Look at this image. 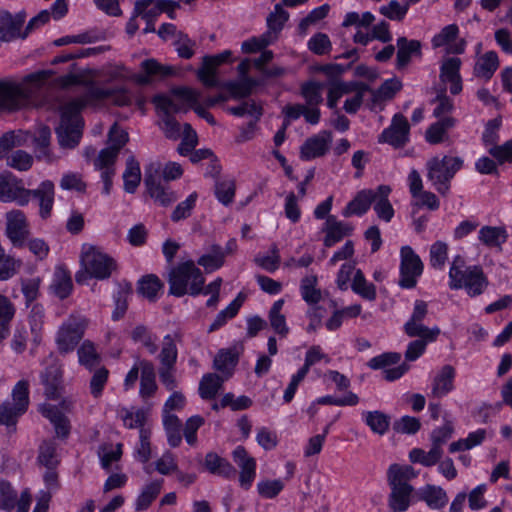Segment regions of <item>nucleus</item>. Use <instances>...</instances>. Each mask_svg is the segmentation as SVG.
Returning a JSON list of instances; mask_svg holds the SVG:
<instances>
[{"instance_id":"1","label":"nucleus","mask_w":512,"mask_h":512,"mask_svg":"<svg viewBox=\"0 0 512 512\" xmlns=\"http://www.w3.org/2000/svg\"><path fill=\"white\" fill-rule=\"evenodd\" d=\"M111 100L117 106L131 103L125 87L103 88L90 85L82 98L74 99L61 107L60 122L55 128L57 141L62 149H74L80 143L83 133L82 108L93 101Z\"/></svg>"},{"instance_id":"2","label":"nucleus","mask_w":512,"mask_h":512,"mask_svg":"<svg viewBox=\"0 0 512 512\" xmlns=\"http://www.w3.org/2000/svg\"><path fill=\"white\" fill-rule=\"evenodd\" d=\"M48 78V72L28 75L23 82L0 81V109L18 110L32 98Z\"/></svg>"},{"instance_id":"3","label":"nucleus","mask_w":512,"mask_h":512,"mask_svg":"<svg viewBox=\"0 0 512 512\" xmlns=\"http://www.w3.org/2000/svg\"><path fill=\"white\" fill-rule=\"evenodd\" d=\"M391 492L388 506L391 512H405L411 505L414 488L408 483L417 475L410 465L392 464L388 470Z\"/></svg>"},{"instance_id":"4","label":"nucleus","mask_w":512,"mask_h":512,"mask_svg":"<svg viewBox=\"0 0 512 512\" xmlns=\"http://www.w3.org/2000/svg\"><path fill=\"white\" fill-rule=\"evenodd\" d=\"M169 293L176 297L196 296L202 292L205 278L192 260L172 268L168 276Z\"/></svg>"},{"instance_id":"5","label":"nucleus","mask_w":512,"mask_h":512,"mask_svg":"<svg viewBox=\"0 0 512 512\" xmlns=\"http://www.w3.org/2000/svg\"><path fill=\"white\" fill-rule=\"evenodd\" d=\"M81 264L84 272H78L75 276L77 283H84L88 277H94L100 280L107 279L116 269L115 260L100 248L84 244L82 246Z\"/></svg>"},{"instance_id":"6","label":"nucleus","mask_w":512,"mask_h":512,"mask_svg":"<svg viewBox=\"0 0 512 512\" xmlns=\"http://www.w3.org/2000/svg\"><path fill=\"white\" fill-rule=\"evenodd\" d=\"M462 166L463 160L457 156L433 157L426 164L427 179L440 195L446 196L450 191L451 180Z\"/></svg>"},{"instance_id":"7","label":"nucleus","mask_w":512,"mask_h":512,"mask_svg":"<svg viewBox=\"0 0 512 512\" xmlns=\"http://www.w3.org/2000/svg\"><path fill=\"white\" fill-rule=\"evenodd\" d=\"M144 185L147 194L161 206L167 207L177 198L169 185L161 181L160 162H152L145 167Z\"/></svg>"},{"instance_id":"8","label":"nucleus","mask_w":512,"mask_h":512,"mask_svg":"<svg viewBox=\"0 0 512 512\" xmlns=\"http://www.w3.org/2000/svg\"><path fill=\"white\" fill-rule=\"evenodd\" d=\"M399 271L398 285L403 289L415 288L418 278L423 274L424 264L420 256L409 245L401 247Z\"/></svg>"},{"instance_id":"9","label":"nucleus","mask_w":512,"mask_h":512,"mask_svg":"<svg viewBox=\"0 0 512 512\" xmlns=\"http://www.w3.org/2000/svg\"><path fill=\"white\" fill-rule=\"evenodd\" d=\"M88 320L81 316H71L57 333L56 343L60 353L66 354L75 349L84 335Z\"/></svg>"},{"instance_id":"10","label":"nucleus","mask_w":512,"mask_h":512,"mask_svg":"<svg viewBox=\"0 0 512 512\" xmlns=\"http://www.w3.org/2000/svg\"><path fill=\"white\" fill-rule=\"evenodd\" d=\"M384 186L380 185L376 192L371 190H363L348 203L343 210V216L361 215L365 213L372 202H375V211L379 218H384Z\"/></svg>"},{"instance_id":"11","label":"nucleus","mask_w":512,"mask_h":512,"mask_svg":"<svg viewBox=\"0 0 512 512\" xmlns=\"http://www.w3.org/2000/svg\"><path fill=\"white\" fill-rule=\"evenodd\" d=\"M428 314V305L424 300H416L409 320L404 324V331L409 337H415L426 333L428 340H436L440 335V328L434 326L429 328L422 321Z\"/></svg>"},{"instance_id":"12","label":"nucleus","mask_w":512,"mask_h":512,"mask_svg":"<svg viewBox=\"0 0 512 512\" xmlns=\"http://www.w3.org/2000/svg\"><path fill=\"white\" fill-rule=\"evenodd\" d=\"M5 235L13 247L20 248L25 244L28 236V222L21 210H12L6 213Z\"/></svg>"},{"instance_id":"13","label":"nucleus","mask_w":512,"mask_h":512,"mask_svg":"<svg viewBox=\"0 0 512 512\" xmlns=\"http://www.w3.org/2000/svg\"><path fill=\"white\" fill-rule=\"evenodd\" d=\"M109 146L102 149L95 159L94 165L103 167L107 164H114L120 149L128 141V133L114 124L109 131Z\"/></svg>"},{"instance_id":"14","label":"nucleus","mask_w":512,"mask_h":512,"mask_svg":"<svg viewBox=\"0 0 512 512\" xmlns=\"http://www.w3.org/2000/svg\"><path fill=\"white\" fill-rule=\"evenodd\" d=\"M0 201L16 202L20 206L30 201V190L20 185V182L10 173L0 175Z\"/></svg>"},{"instance_id":"15","label":"nucleus","mask_w":512,"mask_h":512,"mask_svg":"<svg viewBox=\"0 0 512 512\" xmlns=\"http://www.w3.org/2000/svg\"><path fill=\"white\" fill-rule=\"evenodd\" d=\"M410 124L407 118L397 113L393 116L391 124L386 128V144L394 148H402L409 142Z\"/></svg>"},{"instance_id":"16","label":"nucleus","mask_w":512,"mask_h":512,"mask_svg":"<svg viewBox=\"0 0 512 512\" xmlns=\"http://www.w3.org/2000/svg\"><path fill=\"white\" fill-rule=\"evenodd\" d=\"M332 142V133L324 130L318 135L308 138L300 149V157L303 160H310L326 154Z\"/></svg>"},{"instance_id":"17","label":"nucleus","mask_w":512,"mask_h":512,"mask_svg":"<svg viewBox=\"0 0 512 512\" xmlns=\"http://www.w3.org/2000/svg\"><path fill=\"white\" fill-rule=\"evenodd\" d=\"M233 458L237 466L240 468V485L245 489L250 488L256 476L255 459L248 455L243 446H238L233 451Z\"/></svg>"},{"instance_id":"18","label":"nucleus","mask_w":512,"mask_h":512,"mask_svg":"<svg viewBox=\"0 0 512 512\" xmlns=\"http://www.w3.org/2000/svg\"><path fill=\"white\" fill-rule=\"evenodd\" d=\"M180 7L179 2L173 0H138L135 2V16H140L147 22L153 20L170 7Z\"/></svg>"},{"instance_id":"19","label":"nucleus","mask_w":512,"mask_h":512,"mask_svg":"<svg viewBox=\"0 0 512 512\" xmlns=\"http://www.w3.org/2000/svg\"><path fill=\"white\" fill-rule=\"evenodd\" d=\"M25 13L20 12L13 16L8 11H0V40L9 42L22 37L20 29L25 21Z\"/></svg>"},{"instance_id":"20","label":"nucleus","mask_w":512,"mask_h":512,"mask_svg":"<svg viewBox=\"0 0 512 512\" xmlns=\"http://www.w3.org/2000/svg\"><path fill=\"white\" fill-rule=\"evenodd\" d=\"M460 58L453 57L447 59L441 66L440 79L442 82L450 84V92L457 95L462 91V80L460 76Z\"/></svg>"},{"instance_id":"21","label":"nucleus","mask_w":512,"mask_h":512,"mask_svg":"<svg viewBox=\"0 0 512 512\" xmlns=\"http://www.w3.org/2000/svg\"><path fill=\"white\" fill-rule=\"evenodd\" d=\"M470 297L481 295L488 286V279L485 276L483 269L479 265L468 266V274L465 280L461 282Z\"/></svg>"},{"instance_id":"22","label":"nucleus","mask_w":512,"mask_h":512,"mask_svg":"<svg viewBox=\"0 0 512 512\" xmlns=\"http://www.w3.org/2000/svg\"><path fill=\"white\" fill-rule=\"evenodd\" d=\"M44 393L49 399H58L62 390V371L57 363L48 366L41 374Z\"/></svg>"},{"instance_id":"23","label":"nucleus","mask_w":512,"mask_h":512,"mask_svg":"<svg viewBox=\"0 0 512 512\" xmlns=\"http://www.w3.org/2000/svg\"><path fill=\"white\" fill-rule=\"evenodd\" d=\"M42 415L50 420L53 424L56 436L59 438H67L70 434V422L68 418L54 405L42 404L39 407Z\"/></svg>"},{"instance_id":"24","label":"nucleus","mask_w":512,"mask_h":512,"mask_svg":"<svg viewBox=\"0 0 512 512\" xmlns=\"http://www.w3.org/2000/svg\"><path fill=\"white\" fill-rule=\"evenodd\" d=\"M42 415L50 420L53 424L56 436L59 438H67L70 434V422L68 418L54 405L42 404L39 407Z\"/></svg>"},{"instance_id":"25","label":"nucleus","mask_w":512,"mask_h":512,"mask_svg":"<svg viewBox=\"0 0 512 512\" xmlns=\"http://www.w3.org/2000/svg\"><path fill=\"white\" fill-rule=\"evenodd\" d=\"M456 371L451 365H444L433 379L432 395L437 398L446 396L454 389Z\"/></svg>"},{"instance_id":"26","label":"nucleus","mask_w":512,"mask_h":512,"mask_svg":"<svg viewBox=\"0 0 512 512\" xmlns=\"http://www.w3.org/2000/svg\"><path fill=\"white\" fill-rule=\"evenodd\" d=\"M356 89H369V85L363 82L350 81H331L328 91L327 105L334 109L337 106V101L346 94L354 92Z\"/></svg>"},{"instance_id":"27","label":"nucleus","mask_w":512,"mask_h":512,"mask_svg":"<svg viewBox=\"0 0 512 512\" xmlns=\"http://www.w3.org/2000/svg\"><path fill=\"white\" fill-rule=\"evenodd\" d=\"M33 196L39 200L40 215L47 218L52 210L54 201V184L46 180L43 181L37 189L30 190V197Z\"/></svg>"},{"instance_id":"28","label":"nucleus","mask_w":512,"mask_h":512,"mask_svg":"<svg viewBox=\"0 0 512 512\" xmlns=\"http://www.w3.org/2000/svg\"><path fill=\"white\" fill-rule=\"evenodd\" d=\"M142 70L146 75H138L135 80L137 83L144 85L150 82V77L165 78L174 74V69L171 66L160 64L155 59H146L141 63Z\"/></svg>"},{"instance_id":"29","label":"nucleus","mask_w":512,"mask_h":512,"mask_svg":"<svg viewBox=\"0 0 512 512\" xmlns=\"http://www.w3.org/2000/svg\"><path fill=\"white\" fill-rule=\"evenodd\" d=\"M28 381H19L12 390L13 404L10 403V411L17 420L19 416L24 414L29 405Z\"/></svg>"},{"instance_id":"30","label":"nucleus","mask_w":512,"mask_h":512,"mask_svg":"<svg viewBox=\"0 0 512 512\" xmlns=\"http://www.w3.org/2000/svg\"><path fill=\"white\" fill-rule=\"evenodd\" d=\"M397 48L396 67L398 69L406 67L413 55L421 54V44L418 40H408L405 37H400L397 40Z\"/></svg>"},{"instance_id":"31","label":"nucleus","mask_w":512,"mask_h":512,"mask_svg":"<svg viewBox=\"0 0 512 512\" xmlns=\"http://www.w3.org/2000/svg\"><path fill=\"white\" fill-rule=\"evenodd\" d=\"M325 231L324 245L326 247H332L334 244L341 241L344 236L350 235L352 227L337 221L334 216H328Z\"/></svg>"},{"instance_id":"32","label":"nucleus","mask_w":512,"mask_h":512,"mask_svg":"<svg viewBox=\"0 0 512 512\" xmlns=\"http://www.w3.org/2000/svg\"><path fill=\"white\" fill-rule=\"evenodd\" d=\"M155 367L148 360H141L140 395L149 398L157 390Z\"/></svg>"},{"instance_id":"33","label":"nucleus","mask_w":512,"mask_h":512,"mask_svg":"<svg viewBox=\"0 0 512 512\" xmlns=\"http://www.w3.org/2000/svg\"><path fill=\"white\" fill-rule=\"evenodd\" d=\"M204 466L211 474L224 478H231L236 474L235 468L226 459L213 452L206 454Z\"/></svg>"},{"instance_id":"34","label":"nucleus","mask_w":512,"mask_h":512,"mask_svg":"<svg viewBox=\"0 0 512 512\" xmlns=\"http://www.w3.org/2000/svg\"><path fill=\"white\" fill-rule=\"evenodd\" d=\"M50 287L52 292L60 299L67 298L73 288L69 271L62 266L57 267Z\"/></svg>"},{"instance_id":"35","label":"nucleus","mask_w":512,"mask_h":512,"mask_svg":"<svg viewBox=\"0 0 512 512\" xmlns=\"http://www.w3.org/2000/svg\"><path fill=\"white\" fill-rule=\"evenodd\" d=\"M456 119L450 116L443 117L437 122L431 124L425 133V139L430 144H439L443 142L446 132L453 128Z\"/></svg>"},{"instance_id":"36","label":"nucleus","mask_w":512,"mask_h":512,"mask_svg":"<svg viewBox=\"0 0 512 512\" xmlns=\"http://www.w3.org/2000/svg\"><path fill=\"white\" fill-rule=\"evenodd\" d=\"M499 67L498 55L495 51L486 52L475 64L474 74L476 77L489 80Z\"/></svg>"},{"instance_id":"37","label":"nucleus","mask_w":512,"mask_h":512,"mask_svg":"<svg viewBox=\"0 0 512 512\" xmlns=\"http://www.w3.org/2000/svg\"><path fill=\"white\" fill-rule=\"evenodd\" d=\"M228 111L238 117L249 115L254 119L249 122V128L251 131L255 130L256 123L259 121L263 114L262 107L254 100H245L240 105L235 107H229Z\"/></svg>"},{"instance_id":"38","label":"nucleus","mask_w":512,"mask_h":512,"mask_svg":"<svg viewBox=\"0 0 512 512\" xmlns=\"http://www.w3.org/2000/svg\"><path fill=\"white\" fill-rule=\"evenodd\" d=\"M124 189L127 193H134L141 181L139 162L130 156L126 162V169L123 174Z\"/></svg>"},{"instance_id":"39","label":"nucleus","mask_w":512,"mask_h":512,"mask_svg":"<svg viewBox=\"0 0 512 512\" xmlns=\"http://www.w3.org/2000/svg\"><path fill=\"white\" fill-rule=\"evenodd\" d=\"M479 240L488 247H500L506 242L507 233L502 227L483 226L479 230Z\"/></svg>"},{"instance_id":"40","label":"nucleus","mask_w":512,"mask_h":512,"mask_svg":"<svg viewBox=\"0 0 512 512\" xmlns=\"http://www.w3.org/2000/svg\"><path fill=\"white\" fill-rule=\"evenodd\" d=\"M163 480H155L144 486L136 500V511L146 510L161 492Z\"/></svg>"},{"instance_id":"41","label":"nucleus","mask_w":512,"mask_h":512,"mask_svg":"<svg viewBox=\"0 0 512 512\" xmlns=\"http://www.w3.org/2000/svg\"><path fill=\"white\" fill-rule=\"evenodd\" d=\"M226 379L214 373L205 374L199 384L200 396L203 399L214 398Z\"/></svg>"},{"instance_id":"42","label":"nucleus","mask_w":512,"mask_h":512,"mask_svg":"<svg viewBox=\"0 0 512 512\" xmlns=\"http://www.w3.org/2000/svg\"><path fill=\"white\" fill-rule=\"evenodd\" d=\"M50 138L51 130L48 126H40L36 130L33 143L36 149L37 158H44L47 161H52V157L49 152Z\"/></svg>"},{"instance_id":"43","label":"nucleus","mask_w":512,"mask_h":512,"mask_svg":"<svg viewBox=\"0 0 512 512\" xmlns=\"http://www.w3.org/2000/svg\"><path fill=\"white\" fill-rule=\"evenodd\" d=\"M421 499L426 502L431 509H441L448 501L446 492L441 488L433 485H427L422 493Z\"/></svg>"},{"instance_id":"44","label":"nucleus","mask_w":512,"mask_h":512,"mask_svg":"<svg viewBox=\"0 0 512 512\" xmlns=\"http://www.w3.org/2000/svg\"><path fill=\"white\" fill-rule=\"evenodd\" d=\"M238 357L230 350H220L214 358V368L221 373L225 374V378H229L235 366L237 365Z\"/></svg>"},{"instance_id":"45","label":"nucleus","mask_w":512,"mask_h":512,"mask_svg":"<svg viewBox=\"0 0 512 512\" xmlns=\"http://www.w3.org/2000/svg\"><path fill=\"white\" fill-rule=\"evenodd\" d=\"M225 253L221 246L214 244L211 246L210 253L201 256L197 263L204 267L207 272H212L224 264Z\"/></svg>"},{"instance_id":"46","label":"nucleus","mask_w":512,"mask_h":512,"mask_svg":"<svg viewBox=\"0 0 512 512\" xmlns=\"http://www.w3.org/2000/svg\"><path fill=\"white\" fill-rule=\"evenodd\" d=\"M257 85V80L250 77H244L240 81L227 82L226 88L234 99H240L248 97L252 93L253 88Z\"/></svg>"},{"instance_id":"47","label":"nucleus","mask_w":512,"mask_h":512,"mask_svg":"<svg viewBox=\"0 0 512 512\" xmlns=\"http://www.w3.org/2000/svg\"><path fill=\"white\" fill-rule=\"evenodd\" d=\"M78 358L81 365L92 370L100 363V355L97 353L94 344L91 341H84L78 349Z\"/></svg>"},{"instance_id":"48","label":"nucleus","mask_w":512,"mask_h":512,"mask_svg":"<svg viewBox=\"0 0 512 512\" xmlns=\"http://www.w3.org/2000/svg\"><path fill=\"white\" fill-rule=\"evenodd\" d=\"M219 65L210 58V56L203 57L202 66L197 71L198 79L206 87L218 86V80L216 78V69Z\"/></svg>"},{"instance_id":"49","label":"nucleus","mask_w":512,"mask_h":512,"mask_svg":"<svg viewBox=\"0 0 512 512\" xmlns=\"http://www.w3.org/2000/svg\"><path fill=\"white\" fill-rule=\"evenodd\" d=\"M448 244L443 241L434 242L429 251L430 266L436 270H442L448 259Z\"/></svg>"},{"instance_id":"50","label":"nucleus","mask_w":512,"mask_h":512,"mask_svg":"<svg viewBox=\"0 0 512 512\" xmlns=\"http://www.w3.org/2000/svg\"><path fill=\"white\" fill-rule=\"evenodd\" d=\"M22 266L20 259H15L13 256L6 254L5 250L0 252V281H5L12 278L18 273Z\"/></svg>"},{"instance_id":"51","label":"nucleus","mask_w":512,"mask_h":512,"mask_svg":"<svg viewBox=\"0 0 512 512\" xmlns=\"http://www.w3.org/2000/svg\"><path fill=\"white\" fill-rule=\"evenodd\" d=\"M282 4H276L274 11L267 17L268 31L271 37L276 38V34L283 28L285 22L289 19V13L283 9Z\"/></svg>"},{"instance_id":"52","label":"nucleus","mask_w":512,"mask_h":512,"mask_svg":"<svg viewBox=\"0 0 512 512\" xmlns=\"http://www.w3.org/2000/svg\"><path fill=\"white\" fill-rule=\"evenodd\" d=\"M177 347L171 337L166 335L164 337L163 346L159 354V360L161 367L173 368L177 361Z\"/></svg>"},{"instance_id":"53","label":"nucleus","mask_w":512,"mask_h":512,"mask_svg":"<svg viewBox=\"0 0 512 512\" xmlns=\"http://www.w3.org/2000/svg\"><path fill=\"white\" fill-rule=\"evenodd\" d=\"M324 85L319 82H306L301 86V95L308 106H317L323 101L322 89Z\"/></svg>"},{"instance_id":"54","label":"nucleus","mask_w":512,"mask_h":512,"mask_svg":"<svg viewBox=\"0 0 512 512\" xmlns=\"http://www.w3.org/2000/svg\"><path fill=\"white\" fill-rule=\"evenodd\" d=\"M132 293V286L130 283H124L119 285V290L115 297V309L112 313L113 320H119L124 316L127 311V299Z\"/></svg>"},{"instance_id":"55","label":"nucleus","mask_w":512,"mask_h":512,"mask_svg":"<svg viewBox=\"0 0 512 512\" xmlns=\"http://www.w3.org/2000/svg\"><path fill=\"white\" fill-rule=\"evenodd\" d=\"M131 338L134 342L142 343L151 354L156 353L158 350L156 337L153 336L144 325L136 326L131 332Z\"/></svg>"},{"instance_id":"56","label":"nucleus","mask_w":512,"mask_h":512,"mask_svg":"<svg viewBox=\"0 0 512 512\" xmlns=\"http://www.w3.org/2000/svg\"><path fill=\"white\" fill-rule=\"evenodd\" d=\"M162 283L155 275H147L138 282V292L149 300H154Z\"/></svg>"},{"instance_id":"57","label":"nucleus","mask_w":512,"mask_h":512,"mask_svg":"<svg viewBox=\"0 0 512 512\" xmlns=\"http://www.w3.org/2000/svg\"><path fill=\"white\" fill-rule=\"evenodd\" d=\"M419 339L411 341L407 349L405 351V360L406 361H415L417 360L426 350L427 344L434 342L435 340H428L426 337V333H422L421 335H416Z\"/></svg>"},{"instance_id":"58","label":"nucleus","mask_w":512,"mask_h":512,"mask_svg":"<svg viewBox=\"0 0 512 512\" xmlns=\"http://www.w3.org/2000/svg\"><path fill=\"white\" fill-rule=\"evenodd\" d=\"M330 10L328 4H323L320 7L313 9L305 18L301 20L298 25V31L300 34H306L308 28L311 25L316 24L318 21L324 19Z\"/></svg>"},{"instance_id":"59","label":"nucleus","mask_w":512,"mask_h":512,"mask_svg":"<svg viewBox=\"0 0 512 512\" xmlns=\"http://www.w3.org/2000/svg\"><path fill=\"white\" fill-rule=\"evenodd\" d=\"M352 289L355 293L369 300L374 299L376 296L374 285L367 283L361 270L355 272L352 281Z\"/></svg>"},{"instance_id":"60","label":"nucleus","mask_w":512,"mask_h":512,"mask_svg":"<svg viewBox=\"0 0 512 512\" xmlns=\"http://www.w3.org/2000/svg\"><path fill=\"white\" fill-rule=\"evenodd\" d=\"M235 182L232 179L217 181L215 184V195L224 205L232 203L235 196Z\"/></svg>"},{"instance_id":"61","label":"nucleus","mask_w":512,"mask_h":512,"mask_svg":"<svg viewBox=\"0 0 512 512\" xmlns=\"http://www.w3.org/2000/svg\"><path fill=\"white\" fill-rule=\"evenodd\" d=\"M38 461L46 468H55L58 464L56 459V445L52 441H44L39 448Z\"/></svg>"},{"instance_id":"62","label":"nucleus","mask_w":512,"mask_h":512,"mask_svg":"<svg viewBox=\"0 0 512 512\" xmlns=\"http://www.w3.org/2000/svg\"><path fill=\"white\" fill-rule=\"evenodd\" d=\"M284 488V482L280 479H265L257 484L259 495L266 499H272L279 495Z\"/></svg>"},{"instance_id":"63","label":"nucleus","mask_w":512,"mask_h":512,"mask_svg":"<svg viewBox=\"0 0 512 512\" xmlns=\"http://www.w3.org/2000/svg\"><path fill=\"white\" fill-rule=\"evenodd\" d=\"M17 493L11 484L5 480L0 481V509L11 511L16 506Z\"/></svg>"},{"instance_id":"64","label":"nucleus","mask_w":512,"mask_h":512,"mask_svg":"<svg viewBox=\"0 0 512 512\" xmlns=\"http://www.w3.org/2000/svg\"><path fill=\"white\" fill-rule=\"evenodd\" d=\"M308 49L316 55L328 54L332 49V43L325 33H316L308 41Z\"/></svg>"}]
</instances>
